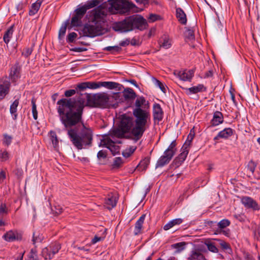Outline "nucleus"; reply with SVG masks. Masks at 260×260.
I'll return each mask as SVG.
<instances>
[{
    "instance_id": "nucleus-3",
    "label": "nucleus",
    "mask_w": 260,
    "mask_h": 260,
    "mask_svg": "<svg viewBox=\"0 0 260 260\" xmlns=\"http://www.w3.org/2000/svg\"><path fill=\"white\" fill-rule=\"evenodd\" d=\"M146 20L141 16H132L125 18L124 20L117 23L114 26L116 31L127 32L138 28L143 30L146 28Z\"/></svg>"
},
{
    "instance_id": "nucleus-46",
    "label": "nucleus",
    "mask_w": 260,
    "mask_h": 260,
    "mask_svg": "<svg viewBox=\"0 0 260 260\" xmlns=\"http://www.w3.org/2000/svg\"><path fill=\"white\" fill-rule=\"evenodd\" d=\"M51 249V252H53V254H55L57 253L59 250L60 249L61 246L59 244H55L53 246H50L47 247Z\"/></svg>"
},
{
    "instance_id": "nucleus-47",
    "label": "nucleus",
    "mask_w": 260,
    "mask_h": 260,
    "mask_svg": "<svg viewBox=\"0 0 260 260\" xmlns=\"http://www.w3.org/2000/svg\"><path fill=\"white\" fill-rule=\"evenodd\" d=\"M160 46L165 49H168L171 46V41L167 38L164 40L163 43L160 45Z\"/></svg>"
},
{
    "instance_id": "nucleus-52",
    "label": "nucleus",
    "mask_w": 260,
    "mask_h": 260,
    "mask_svg": "<svg viewBox=\"0 0 260 260\" xmlns=\"http://www.w3.org/2000/svg\"><path fill=\"white\" fill-rule=\"evenodd\" d=\"M256 164L252 160L249 161L248 165V169L250 170V171L253 173L256 168Z\"/></svg>"
},
{
    "instance_id": "nucleus-50",
    "label": "nucleus",
    "mask_w": 260,
    "mask_h": 260,
    "mask_svg": "<svg viewBox=\"0 0 260 260\" xmlns=\"http://www.w3.org/2000/svg\"><path fill=\"white\" fill-rule=\"evenodd\" d=\"M32 51V48H25L23 50V51L22 52V54L25 57H27L31 54Z\"/></svg>"
},
{
    "instance_id": "nucleus-63",
    "label": "nucleus",
    "mask_w": 260,
    "mask_h": 260,
    "mask_svg": "<svg viewBox=\"0 0 260 260\" xmlns=\"http://www.w3.org/2000/svg\"><path fill=\"white\" fill-rule=\"evenodd\" d=\"M86 49H85V48H73L71 49V50L73 51H75V52H83L84 51H85Z\"/></svg>"
},
{
    "instance_id": "nucleus-13",
    "label": "nucleus",
    "mask_w": 260,
    "mask_h": 260,
    "mask_svg": "<svg viewBox=\"0 0 260 260\" xmlns=\"http://www.w3.org/2000/svg\"><path fill=\"white\" fill-rule=\"evenodd\" d=\"M241 202L246 208H251L253 210H258L259 209L257 203L250 197H243Z\"/></svg>"
},
{
    "instance_id": "nucleus-27",
    "label": "nucleus",
    "mask_w": 260,
    "mask_h": 260,
    "mask_svg": "<svg viewBox=\"0 0 260 260\" xmlns=\"http://www.w3.org/2000/svg\"><path fill=\"white\" fill-rule=\"evenodd\" d=\"M188 259L189 260H205L204 256L199 251H193Z\"/></svg>"
},
{
    "instance_id": "nucleus-32",
    "label": "nucleus",
    "mask_w": 260,
    "mask_h": 260,
    "mask_svg": "<svg viewBox=\"0 0 260 260\" xmlns=\"http://www.w3.org/2000/svg\"><path fill=\"white\" fill-rule=\"evenodd\" d=\"M19 104L18 100H16L13 103V104L10 106V112L12 114H14V119H16L17 117V115L16 114V112L17 111V108Z\"/></svg>"
},
{
    "instance_id": "nucleus-56",
    "label": "nucleus",
    "mask_w": 260,
    "mask_h": 260,
    "mask_svg": "<svg viewBox=\"0 0 260 260\" xmlns=\"http://www.w3.org/2000/svg\"><path fill=\"white\" fill-rule=\"evenodd\" d=\"M12 137L7 135H4V143L9 145L11 142Z\"/></svg>"
},
{
    "instance_id": "nucleus-15",
    "label": "nucleus",
    "mask_w": 260,
    "mask_h": 260,
    "mask_svg": "<svg viewBox=\"0 0 260 260\" xmlns=\"http://www.w3.org/2000/svg\"><path fill=\"white\" fill-rule=\"evenodd\" d=\"M163 112L160 106L156 104L153 106V117L154 120L160 121L162 119Z\"/></svg>"
},
{
    "instance_id": "nucleus-43",
    "label": "nucleus",
    "mask_w": 260,
    "mask_h": 260,
    "mask_svg": "<svg viewBox=\"0 0 260 260\" xmlns=\"http://www.w3.org/2000/svg\"><path fill=\"white\" fill-rule=\"evenodd\" d=\"M185 36L186 38L188 40H191L194 39V32L192 29H187L185 32Z\"/></svg>"
},
{
    "instance_id": "nucleus-59",
    "label": "nucleus",
    "mask_w": 260,
    "mask_h": 260,
    "mask_svg": "<svg viewBox=\"0 0 260 260\" xmlns=\"http://www.w3.org/2000/svg\"><path fill=\"white\" fill-rule=\"evenodd\" d=\"M27 260H38V259L37 258V255L35 253H34L31 251Z\"/></svg>"
},
{
    "instance_id": "nucleus-5",
    "label": "nucleus",
    "mask_w": 260,
    "mask_h": 260,
    "mask_svg": "<svg viewBox=\"0 0 260 260\" xmlns=\"http://www.w3.org/2000/svg\"><path fill=\"white\" fill-rule=\"evenodd\" d=\"M176 145V144L174 141L170 144L169 147L164 152L163 155L160 156L157 160L156 164V168L161 167L170 162L175 154Z\"/></svg>"
},
{
    "instance_id": "nucleus-51",
    "label": "nucleus",
    "mask_w": 260,
    "mask_h": 260,
    "mask_svg": "<svg viewBox=\"0 0 260 260\" xmlns=\"http://www.w3.org/2000/svg\"><path fill=\"white\" fill-rule=\"evenodd\" d=\"M77 36V34L74 32L69 34L68 36L67 41L70 43L73 42Z\"/></svg>"
},
{
    "instance_id": "nucleus-7",
    "label": "nucleus",
    "mask_w": 260,
    "mask_h": 260,
    "mask_svg": "<svg viewBox=\"0 0 260 260\" xmlns=\"http://www.w3.org/2000/svg\"><path fill=\"white\" fill-rule=\"evenodd\" d=\"M106 15L107 11L105 9L98 8L91 11L89 19L93 23L103 25Z\"/></svg>"
},
{
    "instance_id": "nucleus-14",
    "label": "nucleus",
    "mask_w": 260,
    "mask_h": 260,
    "mask_svg": "<svg viewBox=\"0 0 260 260\" xmlns=\"http://www.w3.org/2000/svg\"><path fill=\"white\" fill-rule=\"evenodd\" d=\"M145 217L146 215L143 214L137 221L135 224L134 231L135 235H137L141 233V231L142 229L143 224L144 223Z\"/></svg>"
},
{
    "instance_id": "nucleus-62",
    "label": "nucleus",
    "mask_w": 260,
    "mask_h": 260,
    "mask_svg": "<svg viewBox=\"0 0 260 260\" xmlns=\"http://www.w3.org/2000/svg\"><path fill=\"white\" fill-rule=\"evenodd\" d=\"M219 232L222 233L223 235H224L225 236H226L227 237H229L230 235V230H220V231Z\"/></svg>"
},
{
    "instance_id": "nucleus-6",
    "label": "nucleus",
    "mask_w": 260,
    "mask_h": 260,
    "mask_svg": "<svg viewBox=\"0 0 260 260\" xmlns=\"http://www.w3.org/2000/svg\"><path fill=\"white\" fill-rule=\"evenodd\" d=\"M83 35L89 37H93L100 36L103 34L104 28L103 25L100 24H86L84 25L83 30Z\"/></svg>"
},
{
    "instance_id": "nucleus-28",
    "label": "nucleus",
    "mask_w": 260,
    "mask_h": 260,
    "mask_svg": "<svg viewBox=\"0 0 260 260\" xmlns=\"http://www.w3.org/2000/svg\"><path fill=\"white\" fill-rule=\"evenodd\" d=\"M13 32V26H11L6 31L5 34H4L3 39L6 44L9 43L10 38L12 36Z\"/></svg>"
},
{
    "instance_id": "nucleus-44",
    "label": "nucleus",
    "mask_w": 260,
    "mask_h": 260,
    "mask_svg": "<svg viewBox=\"0 0 260 260\" xmlns=\"http://www.w3.org/2000/svg\"><path fill=\"white\" fill-rule=\"evenodd\" d=\"M87 85L88 86V88L90 89H96L101 86V82H87Z\"/></svg>"
},
{
    "instance_id": "nucleus-36",
    "label": "nucleus",
    "mask_w": 260,
    "mask_h": 260,
    "mask_svg": "<svg viewBox=\"0 0 260 260\" xmlns=\"http://www.w3.org/2000/svg\"><path fill=\"white\" fill-rule=\"evenodd\" d=\"M230 221L228 219H224L221 220L217 223V225L220 230H222L226 227L228 226L230 224Z\"/></svg>"
},
{
    "instance_id": "nucleus-26",
    "label": "nucleus",
    "mask_w": 260,
    "mask_h": 260,
    "mask_svg": "<svg viewBox=\"0 0 260 260\" xmlns=\"http://www.w3.org/2000/svg\"><path fill=\"white\" fill-rule=\"evenodd\" d=\"M101 85L110 89L119 88L120 86L119 84L114 82H101Z\"/></svg>"
},
{
    "instance_id": "nucleus-21",
    "label": "nucleus",
    "mask_w": 260,
    "mask_h": 260,
    "mask_svg": "<svg viewBox=\"0 0 260 260\" xmlns=\"http://www.w3.org/2000/svg\"><path fill=\"white\" fill-rule=\"evenodd\" d=\"M182 221L183 220L181 218H176L173 219L164 226V230L165 231L169 230L175 225L180 224Z\"/></svg>"
},
{
    "instance_id": "nucleus-42",
    "label": "nucleus",
    "mask_w": 260,
    "mask_h": 260,
    "mask_svg": "<svg viewBox=\"0 0 260 260\" xmlns=\"http://www.w3.org/2000/svg\"><path fill=\"white\" fill-rule=\"evenodd\" d=\"M206 245H207L208 250H210V251L213 252H218V249L213 243L208 242H206Z\"/></svg>"
},
{
    "instance_id": "nucleus-34",
    "label": "nucleus",
    "mask_w": 260,
    "mask_h": 260,
    "mask_svg": "<svg viewBox=\"0 0 260 260\" xmlns=\"http://www.w3.org/2000/svg\"><path fill=\"white\" fill-rule=\"evenodd\" d=\"M51 141L55 150H57L58 148V141L56 135L54 132H51Z\"/></svg>"
},
{
    "instance_id": "nucleus-2",
    "label": "nucleus",
    "mask_w": 260,
    "mask_h": 260,
    "mask_svg": "<svg viewBox=\"0 0 260 260\" xmlns=\"http://www.w3.org/2000/svg\"><path fill=\"white\" fill-rule=\"evenodd\" d=\"M146 101L143 96L139 97L136 100L135 105L136 108L133 110L135 118V125L132 129V134L135 140H139L144 132L149 127L151 116L149 112L141 107L146 105Z\"/></svg>"
},
{
    "instance_id": "nucleus-41",
    "label": "nucleus",
    "mask_w": 260,
    "mask_h": 260,
    "mask_svg": "<svg viewBox=\"0 0 260 260\" xmlns=\"http://www.w3.org/2000/svg\"><path fill=\"white\" fill-rule=\"evenodd\" d=\"M31 104L33 117L35 120H36L38 118V112L37 110V106L36 105L35 100L34 99L31 100Z\"/></svg>"
},
{
    "instance_id": "nucleus-64",
    "label": "nucleus",
    "mask_w": 260,
    "mask_h": 260,
    "mask_svg": "<svg viewBox=\"0 0 260 260\" xmlns=\"http://www.w3.org/2000/svg\"><path fill=\"white\" fill-rule=\"evenodd\" d=\"M220 244L221 246L225 249H226L229 248V245L228 244V243H226V242H225L224 241H221V242L220 243Z\"/></svg>"
},
{
    "instance_id": "nucleus-18",
    "label": "nucleus",
    "mask_w": 260,
    "mask_h": 260,
    "mask_svg": "<svg viewBox=\"0 0 260 260\" xmlns=\"http://www.w3.org/2000/svg\"><path fill=\"white\" fill-rule=\"evenodd\" d=\"M186 93L188 94H195L199 92H202L205 90L206 88L203 84H199L197 86H194L185 89Z\"/></svg>"
},
{
    "instance_id": "nucleus-35",
    "label": "nucleus",
    "mask_w": 260,
    "mask_h": 260,
    "mask_svg": "<svg viewBox=\"0 0 260 260\" xmlns=\"http://www.w3.org/2000/svg\"><path fill=\"white\" fill-rule=\"evenodd\" d=\"M194 136V132L193 131V128H192L190 130V133L189 134V135L187 136V139L186 142H185V143L184 144V147H186V146L187 147H189L190 146L191 142L192 140L193 139Z\"/></svg>"
},
{
    "instance_id": "nucleus-33",
    "label": "nucleus",
    "mask_w": 260,
    "mask_h": 260,
    "mask_svg": "<svg viewBox=\"0 0 260 260\" xmlns=\"http://www.w3.org/2000/svg\"><path fill=\"white\" fill-rule=\"evenodd\" d=\"M81 18L75 14L71 19V24L74 26H79L81 24Z\"/></svg>"
},
{
    "instance_id": "nucleus-4",
    "label": "nucleus",
    "mask_w": 260,
    "mask_h": 260,
    "mask_svg": "<svg viewBox=\"0 0 260 260\" xmlns=\"http://www.w3.org/2000/svg\"><path fill=\"white\" fill-rule=\"evenodd\" d=\"M109 2V10L113 13L124 14L131 10L134 12H138L134 9L136 8L135 5L127 0H110Z\"/></svg>"
},
{
    "instance_id": "nucleus-53",
    "label": "nucleus",
    "mask_w": 260,
    "mask_h": 260,
    "mask_svg": "<svg viewBox=\"0 0 260 260\" xmlns=\"http://www.w3.org/2000/svg\"><path fill=\"white\" fill-rule=\"evenodd\" d=\"M105 237V235L102 237H98L97 236H95L94 238L92 240V243L95 244L96 242L103 240Z\"/></svg>"
},
{
    "instance_id": "nucleus-22",
    "label": "nucleus",
    "mask_w": 260,
    "mask_h": 260,
    "mask_svg": "<svg viewBox=\"0 0 260 260\" xmlns=\"http://www.w3.org/2000/svg\"><path fill=\"white\" fill-rule=\"evenodd\" d=\"M176 16L181 23L185 24L186 23V14L181 8L176 9Z\"/></svg>"
},
{
    "instance_id": "nucleus-60",
    "label": "nucleus",
    "mask_w": 260,
    "mask_h": 260,
    "mask_svg": "<svg viewBox=\"0 0 260 260\" xmlns=\"http://www.w3.org/2000/svg\"><path fill=\"white\" fill-rule=\"evenodd\" d=\"M122 163L121 158L120 157H116L115 159L114 165L116 166H119Z\"/></svg>"
},
{
    "instance_id": "nucleus-48",
    "label": "nucleus",
    "mask_w": 260,
    "mask_h": 260,
    "mask_svg": "<svg viewBox=\"0 0 260 260\" xmlns=\"http://www.w3.org/2000/svg\"><path fill=\"white\" fill-rule=\"evenodd\" d=\"M52 211L55 214L58 215L62 213V208L59 205L55 206L52 209Z\"/></svg>"
},
{
    "instance_id": "nucleus-1",
    "label": "nucleus",
    "mask_w": 260,
    "mask_h": 260,
    "mask_svg": "<svg viewBox=\"0 0 260 260\" xmlns=\"http://www.w3.org/2000/svg\"><path fill=\"white\" fill-rule=\"evenodd\" d=\"M109 96L105 93L91 94H81L76 98L63 99L57 102L58 112L64 129L74 145L78 149L83 145H90L92 141L91 131L82 120L83 110L85 105L90 107L106 106Z\"/></svg>"
},
{
    "instance_id": "nucleus-38",
    "label": "nucleus",
    "mask_w": 260,
    "mask_h": 260,
    "mask_svg": "<svg viewBox=\"0 0 260 260\" xmlns=\"http://www.w3.org/2000/svg\"><path fill=\"white\" fill-rule=\"evenodd\" d=\"M99 3L100 1L99 0H91L87 2V3L84 5V6L86 8V9L87 10L89 9L92 8L96 6L99 5Z\"/></svg>"
},
{
    "instance_id": "nucleus-30",
    "label": "nucleus",
    "mask_w": 260,
    "mask_h": 260,
    "mask_svg": "<svg viewBox=\"0 0 260 260\" xmlns=\"http://www.w3.org/2000/svg\"><path fill=\"white\" fill-rule=\"evenodd\" d=\"M149 159L148 158H145L143 160L141 161L138 166V169L141 171L145 170L149 164Z\"/></svg>"
},
{
    "instance_id": "nucleus-25",
    "label": "nucleus",
    "mask_w": 260,
    "mask_h": 260,
    "mask_svg": "<svg viewBox=\"0 0 260 260\" xmlns=\"http://www.w3.org/2000/svg\"><path fill=\"white\" fill-rule=\"evenodd\" d=\"M42 253L45 260H50L54 255L51 252V249L48 247L44 248L42 250Z\"/></svg>"
},
{
    "instance_id": "nucleus-19",
    "label": "nucleus",
    "mask_w": 260,
    "mask_h": 260,
    "mask_svg": "<svg viewBox=\"0 0 260 260\" xmlns=\"http://www.w3.org/2000/svg\"><path fill=\"white\" fill-rule=\"evenodd\" d=\"M42 2L43 0H37L35 3L31 5L29 11V15L30 16H33L38 12Z\"/></svg>"
},
{
    "instance_id": "nucleus-40",
    "label": "nucleus",
    "mask_w": 260,
    "mask_h": 260,
    "mask_svg": "<svg viewBox=\"0 0 260 260\" xmlns=\"http://www.w3.org/2000/svg\"><path fill=\"white\" fill-rule=\"evenodd\" d=\"M86 11L87 9L84 6H83L77 9L75 11V12L77 15L79 16L81 18H82L84 14L86 13Z\"/></svg>"
},
{
    "instance_id": "nucleus-39",
    "label": "nucleus",
    "mask_w": 260,
    "mask_h": 260,
    "mask_svg": "<svg viewBox=\"0 0 260 260\" xmlns=\"http://www.w3.org/2000/svg\"><path fill=\"white\" fill-rule=\"evenodd\" d=\"M104 50L110 51L112 53L118 52L121 50V48L118 46H108L104 48Z\"/></svg>"
},
{
    "instance_id": "nucleus-31",
    "label": "nucleus",
    "mask_w": 260,
    "mask_h": 260,
    "mask_svg": "<svg viewBox=\"0 0 260 260\" xmlns=\"http://www.w3.org/2000/svg\"><path fill=\"white\" fill-rule=\"evenodd\" d=\"M136 148V146H130L128 148L126 149L122 152L123 156L125 157H128L134 152Z\"/></svg>"
},
{
    "instance_id": "nucleus-55",
    "label": "nucleus",
    "mask_w": 260,
    "mask_h": 260,
    "mask_svg": "<svg viewBox=\"0 0 260 260\" xmlns=\"http://www.w3.org/2000/svg\"><path fill=\"white\" fill-rule=\"evenodd\" d=\"M76 93L74 89H70L65 91L64 95L67 97H70Z\"/></svg>"
},
{
    "instance_id": "nucleus-57",
    "label": "nucleus",
    "mask_w": 260,
    "mask_h": 260,
    "mask_svg": "<svg viewBox=\"0 0 260 260\" xmlns=\"http://www.w3.org/2000/svg\"><path fill=\"white\" fill-rule=\"evenodd\" d=\"M97 156L99 158H104L106 157L107 154L105 151H104L103 150H101V151H99V152L98 153Z\"/></svg>"
},
{
    "instance_id": "nucleus-17",
    "label": "nucleus",
    "mask_w": 260,
    "mask_h": 260,
    "mask_svg": "<svg viewBox=\"0 0 260 260\" xmlns=\"http://www.w3.org/2000/svg\"><path fill=\"white\" fill-rule=\"evenodd\" d=\"M122 93L126 100H132L136 97V93L133 89L130 88H125Z\"/></svg>"
},
{
    "instance_id": "nucleus-45",
    "label": "nucleus",
    "mask_w": 260,
    "mask_h": 260,
    "mask_svg": "<svg viewBox=\"0 0 260 260\" xmlns=\"http://www.w3.org/2000/svg\"><path fill=\"white\" fill-rule=\"evenodd\" d=\"M67 30V25L64 24L61 26L59 31L58 38L61 39L64 36Z\"/></svg>"
},
{
    "instance_id": "nucleus-12",
    "label": "nucleus",
    "mask_w": 260,
    "mask_h": 260,
    "mask_svg": "<svg viewBox=\"0 0 260 260\" xmlns=\"http://www.w3.org/2000/svg\"><path fill=\"white\" fill-rule=\"evenodd\" d=\"M118 198L116 195L110 193L105 199L104 206L109 210H111L116 206Z\"/></svg>"
},
{
    "instance_id": "nucleus-23",
    "label": "nucleus",
    "mask_w": 260,
    "mask_h": 260,
    "mask_svg": "<svg viewBox=\"0 0 260 260\" xmlns=\"http://www.w3.org/2000/svg\"><path fill=\"white\" fill-rule=\"evenodd\" d=\"M193 74L194 72L193 70H189L187 72L183 71L179 73V76L182 80H190L192 78Z\"/></svg>"
},
{
    "instance_id": "nucleus-9",
    "label": "nucleus",
    "mask_w": 260,
    "mask_h": 260,
    "mask_svg": "<svg viewBox=\"0 0 260 260\" xmlns=\"http://www.w3.org/2000/svg\"><path fill=\"white\" fill-rule=\"evenodd\" d=\"M10 86V83L7 78L0 80V101L8 93Z\"/></svg>"
},
{
    "instance_id": "nucleus-61",
    "label": "nucleus",
    "mask_w": 260,
    "mask_h": 260,
    "mask_svg": "<svg viewBox=\"0 0 260 260\" xmlns=\"http://www.w3.org/2000/svg\"><path fill=\"white\" fill-rule=\"evenodd\" d=\"M130 43V41L129 39H126L124 41H121L120 43V46H126L129 45Z\"/></svg>"
},
{
    "instance_id": "nucleus-49",
    "label": "nucleus",
    "mask_w": 260,
    "mask_h": 260,
    "mask_svg": "<svg viewBox=\"0 0 260 260\" xmlns=\"http://www.w3.org/2000/svg\"><path fill=\"white\" fill-rule=\"evenodd\" d=\"M154 80L155 81V84L161 90L165 93L166 92V88L164 86V85L159 80L156 79L155 78H154Z\"/></svg>"
},
{
    "instance_id": "nucleus-16",
    "label": "nucleus",
    "mask_w": 260,
    "mask_h": 260,
    "mask_svg": "<svg viewBox=\"0 0 260 260\" xmlns=\"http://www.w3.org/2000/svg\"><path fill=\"white\" fill-rule=\"evenodd\" d=\"M233 135V131L230 128H226L220 131L218 135L214 138L215 140L220 138H228Z\"/></svg>"
},
{
    "instance_id": "nucleus-10",
    "label": "nucleus",
    "mask_w": 260,
    "mask_h": 260,
    "mask_svg": "<svg viewBox=\"0 0 260 260\" xmlns=\"http://www.w3.org/2000/svg\"><path fill=\"white\" fill-rule=\"evenodd\" d=\"M182 152L181 153L175 158L173 160V164L175 167H178L185 160L189 151L188 147L186 146L184 147V145L181 148Z\"/></svg>"
},
{
    "instance_id": "nucleus-20",
    "label": "nucleus",
    "mask_w": 260,
    "mask_h": 260,
    "mask_svg": "<svg viewBox=\"0 0 260 260\" xmlns=\"http://www.w3.org/2000/svg\"><path fill=\"white\" fill-rule=\"evenodd\" d=\"M223 122L222 114L221 112L217 111L214 113L213 118L211 121L213 125H218Z\"/></svg>"
},
{
    "instance_id": "nucleus-58",
    "label": "nucleus",
    "mask_w": 260,
    "mask_h": 260,
    "mask_svg": "<svg viewBox=\"0 0 260 260\" xmlns=\"http://www.w3.org/2000/svg\"><path fill=\"white\" fill-rule=\"evenodd\" d=\"M87 82L81 83L77 85V87L81 90H84L87 88Z\"/></svg>"
},
{
    "instance_id": "nucleus-37",
    "label": "nucleus",
    "mask_w": 260,
    "mask_h": 260,
    "mask_svg": "<svg viewBox=\"0 0 260 260\" xmlns=\"http://www.w3.org/2000/svg\"><path fill=\"white\" fill-rule=\"evenodd\" d=\"M43 240V237L42 235L38 233H34L32 242L34 244L37 243H40Z\"/></svg>"
},
{
    "instance_id": "nucleus-8",
    "label": "nucleus",
    "mask_w": 260,
    "mask_h": 260,
    "mask_svg": "<svg viewBox=\"0 0 260 260\" xmlns=\"http://www.w3.org/2000/svg\"><path fill=\"white\" fill-rule=\"evenodd\" d=\"M135 125V120H133V118L126 116H123L120 121L119 126L121 128L123 129L126 132H128L131 131V139L135 142H137L138 140H135L134 136L132 134V129Z\"/></svg>"
},
{
    "instance_id": "nucleus-11",
    "label": "nucleus",
    "mask_w": 260,
    "mask_h": 260,
    "mask_svg": "<svg viewBox=\"0 0 260 260\" xmlns=\"http://www.w3.org/2000/svg\"><path fill=\"white\" fill-rule=\"evenodd\" d=\"M102 145L108 148L113 155H115L119 153V147L115 145L114 141L110 139H105L102 142Z\"/></svg>"
},
{
    "instance_id": "nucleus-24",
    "label": "nucleus",
    "mask_w": 260,
    "mask_h": 260,
    "mask_svg": "<svg viewBox=\"0 0 260 260\" xmlns=\"http://www.w3.org/2000/svg\"><path fill=\"white\" fill-rule=\"evenodd\" d=\"M126 133V131H124L123 129L121 128V127L119 126L118 128L112 131L110 135L112 137L122 138Z\"/></svg>"
},
{
    "instance_id": "nucleus-29",
    "label": "nucleus",
    "mask_w": 260,
    "mask_h": 260,
    "mask_svg": "<svg viewBox=\"0 0 260 260\" xmlns=\"http://www.w3.org/2000/svg\"><path fill=\"white\" fill-rule=\"evenodd\" d=\"M4 238L7 241H9V242L13 241L15 240V239H16V238H17L16 234L15 232H14L12 231H10L7 232L4 236Z\"/></svg>"
},
{
    "instance_id": "nucleus-54",
    "label": "nucleus",
    "mask_w": 260,
    "mask_h": 260,
    "mask_svg": "<svg viewBox=\"0 0 260 260\" xmlns=\"http://www.w3.org/2000/svg\"><path fill=\"white\" fill-rule=\"evenodd\" d=\"M158 19V16L155 15V14H151L150 15L149 17H148V21L149 22H153L155 21H156V20H157Z\"/></svg>"
}]
</instances>
